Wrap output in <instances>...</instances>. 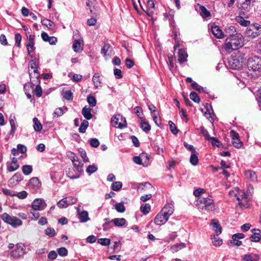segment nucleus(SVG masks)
<instances>
[{
    "label": "nucleus",
    "mask_w": 261,
    "mask_h": 261,
    "mask_svg": "<svg viewBox=\"0 0 261 261\" xmlns=\"http://www.w3.org/2000/svg\"><path fill=\"white\" fill-rule=\"evenodd\" d=\"M244 45V38L241 34H236L232 37H228L225 40L224 48L230 53L242 47Z\"/></svg>",
    "instance_id": "nucleus-1"
},
{
    "label": "nucleus",
    "mask_w": 261,
    "mask_h": 261,
    "mask_svg": "<svg viewBox=\"0 0 261 261\" xmlns=\"http://www.w3.org/2000/svg\"><path fill=\"white\" fill-rule=\"evenodd\" d=\"M247 67L249 71L256 75H261V57L253 56L248 59Z\"/></svg>",
    "instance_id": "nucleus-2"
},
{
    "label": "nucleus",
    "mask_w": 261,
    "mask_h": 261,
    "mask_svg": "<svg viewBox=\"0 0 261 261\" xmlns=\"http://www.w3.org/2000/svg\"><path fill=\"white\" fill-rule=\"evenodd\" d=\"M197 205L199 208L206 211H212L215 207L213 200L208 197L199 198L197 200Z\"/></svg>",
    "instance_id": "nucleus-3"
},
{
    "label": "nucleus",
    "mask_w": 261,
    "mask_h": 261,
    "mask_svg": "<svg viewBox=\"0 0 261 261\" xmlns=\"http://www.w3.org/2000/svg\"><path fill=\"white\" fill-rule=\"evenodd\" d=\"M1 218L6 223L16 227L22 224V221L16 217H11L7 213H4L1 215Z\"/></svg>",
    "instance_id": "nucleus-4"
},
{
    "label": "nucleus",
    "mask_w": 261,
    "mask_h": 261,
    "mask_svg": "<svg viewBox=\"0 0 261 261\" xmlns=\"http://www.w3.org/2000/svg\"><path fill=\"white\" fill-rule=\"evenodd\" d=\"M245 33L247 36L255 38L261 33V27L256 23L252 24L246 29Z\"/></svg>",
    "instance_id": "nucleus-5"
},
{
    "label": "nucleus",
    "mask_w": 261,
    "mask_h": 261,
    "mask_svg": "<svg viewBox=\"0 0 261 261\" xmlns=\"http://www.w3.org/2000/svg\"><path fill=\"white\" fill-rule=\"evenodd\" d=\"M111 122L112 125L116 128H122L126 126V121L125 118L120 114L112 117Z\"/></svg>",
    "instance_id": "nucleus-6"
},
{
    "label": "nucleus",
    "mask_w": 261,
    "mask_h": 261,
    "mask_svg": "<svg viewBox=\"0 0 261 261\" xmlns=\"http://www.w3.org/2000/svg\"><path fill=\"white\" fill-rule=\"evenodd\" d=\"M229 195L236 197L240 205L245 206L244 202H246V195L243 191H231L229 192Z\"/></svg>",
    "instance_id": "nucleus-7"
},
{
    "label": "nucleus",
    "mask_w": 261,
    "mask_h": 261,
    "mask_svg": "<svg viewBox=\"0 0 261 261\" xmlns=\"http://www.w3.org/2000/svg\"><path fill=\"white\" fill-rule=\"evenodd\" d=\"M77 199L76 198L72 196H69L60 200L57 203V205L60 208H65L70 205H72L75 203Z\"/></svg>",
    "instance_id": "nucleus-8"
},
{
    "label": "nucleus",
    "mask_w": 261,
    "mask_h": 261,
    "mask_svg": "<svg viewBox=\"0 0 261 261\" xmlns=\"http://www.w3.org/2000/svg\"><path fill=\"white\" fill-rule=\"evenodd\" d=\"M25 247L22 244H17L16 249L11 253V255L14 258H18L25 253Z\"/></svg>",
    "instance_id": "nucleus-9"
},
{
    "label": "nucleus",
    "mask_w": 261,
    "mask_h": 261,
    "mask_svg": "<svg viewBox=\"0 0 261 261\" xmlns=\"http://www.w3.org/2000/svg\"><path fill=\"white\" fill-rule=\"evenodd\" d=\"M46 206V204L44 200L41 198L35 199L32 204V208L35 210H42Z\"/></svg>",
    "instance_id": "nucleus-10"
},
{
    "label": "nucleus",
    "mask_w": 261,
    "mask_h": 261,
    "mask_svg": "<svg viewBox=\"0 0 261 261\" xmlns=\"http://www.w3.org/2000/svg\"><path fill=\"white\" fill-rule=\"evenodd\" d=\"M231 138H232V144L234 147L239 148L242 146V142L239 139V135L238 133L233 130H232L230 132Z\"/></svg>",
    "instance_id": "nucleus-11"
},
{
    "label": "nucleus",
    "mask_w": 261,
    "mask_h": 261,
    "mask_svg": "<svg viewBox=\"0 0 261 261\" xmlns=\"http://www.w3.org/2000/svg\"><path fill=\"white\" fill-rule=\"evenodd\" d=\"M11 125V131L9 133L10 135H13L17 128L16 119L14 115L11 114L9 119Z\"/></svg>",
    "instance_id": "nucleus-12"
},
{
    "label": "nucleus",
    "mask_w": 261,
    "mask_h": 261,
    "mask_svg": "<svg viewBox=\"0 0 261 261\" xmlns=\"http://www.w3.org/2000/svg\"><path fill=\"white\" fill-rule=\"evenodd\" d=\"M229 66L233 69H239L242 66V62L239 59L232 58L228 61Z\"/></svg>",
    "instance_id": "nucleus-13"
},
{
    "label": "nucleus",
    "mask_w": 261,
    "mask_h": 261,
    "mask_svg": "<svg viewBox=\"0 0 261 261\" xmlns=\"http://www.w3.org/2000/svg\"><path fill=\"white\" fill-rule=\"evenodd\" d=\"M174 211V207L172 204H166L164 207L162 208L161 212L163 214L169 218V216H171Z\"/></svg>",
    "instance_id": "nucleus-14"
},
{
    "label": "nucleus",
    "mask_w": 261,
    "mask_h": 261,
    "mask_svg": "<svg viewBox=\"0 0 261 261\" xmlns=\"http://www.w3.org/2000/svg\"><path fill=\"white\" fill-rule=\"evenodd\" d=\"M224 37H232L234 36L236 34H239L236 32V28L232 25H227L225 27L224 31L223 32Z\"/></svg>",
    "instance_id": "nucleus-15"
},
{
    "label": "nucleus",
    "mask_w": 261,
    "mask_h": 261,
    "mask_svg": "<svg viewBox=\"0 0 261 261\" xmlns=\"http://www.w3.org/2000/svg\"><path fill=\"white\" fill-rule=\"evenodd\" d=\"M259 255L251 253L245 254L242 257V261H259Z\"/></svg>",
    "instance_id": "nucleus-16"
},
{
    "label": "nucleus",
    "mask_w": 261,
    "mask_h": 261,
    "mask_svg": "<svg viewBox=\"0 0 261 261\" xmlns=\"http://www.w3.org/2000/svg\"><path fill=\"white\" fill-rule=\"evenodd\" d=\"M168 220V218L167 217H165V215L161 212L155 216L154 223L156 225H161L165 223Z\"/></svg>",
    "instance_id": "nucleus-17"
},
{
    "label": "nucleus",
    "mask_w": 261,
    "mask_h": 261,
    "mask_svg": "<svg viewBox=\"0 0 261 261\" xmlns=\"http://www.w3.org/2000/svg\"><path fill=\"white\" fill-rule=\"evenodd\" d=\"M188 54L185 49L181 48L178 51V61L180 64L187 61Z\"/></svg>",
    "instance_id": "nucleus-18"
},
{
    "label": "nucleus",
    "mask_w": 261,
    "mask_h": 261,
    "mask_svg": "<svg viewBox=\"0 0 261 261\" xmlns=\"http://www.w3.org/2000/svg\"><path fill=\"white\" fill-rule=\"evenodd\" d=\"M211 30L213 34L217 38L224 37V34L220 28L217 25H212Z\"/></svg>",
    "instance_id": "nucleus-19"
},
{
    "label": "nucleus",
    "mask_w": 261,
    "mask_h": 261,
    "mask_svg": "<svg viewBox=\"0 0 261 261\" xmlns=\"http://www.w3.org/2000/svg\"><path fill=\"white\" fill-rule=\"evenodd\" d=\"M83 46V40L82 39L75 40L72 44V48L75 52L78 53L82 50Z\"/></svg>",
    "instance_id": "nucleus-20"
},
{
    "label": "nucleus",
    "mask_w": 261,
    "mask_h": 261,
    "mask_svg": "<svg viewBox=\"0 0 261 261\" xmlns=\"http://www.w3.org/2000/svg\"><path fill=\"white\" fill-rule=\"evenodd\" d=\"M67 175L70 179H77L80 176V172L77 171L76 170L74 169L69 168L67 171Z\"/></svg>",
    "instance_id": "nucleus-21"
},
{
    "label": "nucleus",
    "mask_w": 261,
    "mask_h": 261,
    "mask_svg": "<svg viewBox=\"0 0 261 261\" xmlns=\"http://www.w3.org/2000/svg\"><path fill=\"white\" fill-rule=\"evenodd\" d=\"M40 182L38 178L37 177H33L29 181V186L30 188H32L34 190H36L38 189L40 187Z\"/></svg>",
    "instance_id": "nucleus-22"
},
{
    "label": "nucleus",
    "mask_w": 261,
    "mask_h": 261,
    "mask_svg": "<svg viewBox=\"0 0 261 261\" xmlns=\"http://www.w3.org/2000/svg\"><path fill=\"white\" fill-rule=\"evenodd\" d=\"M101 54L105 56H111L112 54V48L109 44L105 43L101 50Z\"/></svg>",
    "instance_id": "nucleus-23"
},
{
    "label": "nucleus",
    "mask_w": 261,
    "mask_h": 261,
    "mask_svg": "<svg viewBox=\"0 0 261 261\" xmlns=\"http://www.w3.org/2000/svg\"><path fill=\"white\" fill-rule=\"evenodd\" d=\"M77 214L79 216V218L80 219V221L81 222H86L90 219L87 211H83L82 212H80V209L78 208Z\"/></svg>",
    "instance_id": "nucleus-24"
},
{
    "label": "nucleus",
    "mask_w": 261,
    "mask_h": 261,
    "mask_svg": "<svg viewBox=\"0 0 261 261\" xmlns=\"http://www.w3.org/2000/svg\"><path fill=\"white\" fill-rule=\"evenodd\" d=\"M244 175L246 178L250 180L252 182L257 181V175L255 172L252 170H247L244 172Z\"/></svg>",
    "instance_id": "nucleus-25"
},
{
    "label": "nucleus",
    "mask_w": 261,
    "mask_h": 261,
    "mask_svg": "<svg viewBox=\"0 0 261 261\" xmlns=\"http://www.w3.org/2000/svg\"><path fill=\"white\" fill-rule=\"evenodd\" d=\"M211 225L213 226V230L216 233V234L219 235L222 232V227L218 221L213 219L211 222Z\"/></svg>",
    "instance_id": "nucleus-26"
},
{
    "label": "nucleus",
    "mask_w": 261,
    "mask_h": 261,
    "mask_svg": "<svg viewBox=\"0 0 261 261\" xmlns=\"http://www.w3.org/2000/svg\"><path fill=\"white\" fill-rule=\"evenodd\" d=\"M91 111L92 109L91 108L85 106L83 108L82 113L87 120H90L93 117Z\"/></svg>",
    "instance_id": "nucleus-27"
},
{
    "label": "nucleus",
    "mask_w": 261,
    "mask_h": 261,
    "mask_svg": "<svg viewBox=\"0 0 261 261\" xmlns=\"http://www.w3.org/2000/svg\"><path fill=\"white\" fill-rule=\"evenodd\" d=\"M253 234H252L250 237V240L252 242H258L261 238V236L260 234V230L257 229H253Z\"/></svg>",
    "instance_id": "nucleus-28"
},
{
    "label": "nucleus",
    "mask_w": 261,
    "mask_h": 261,
    "mask_svg": "<svg viewBox=\"0 0 261 261\" xmlns=\"http://www.w3.org/2000/svg\"><path fill=\"white\" fill-rule=\"evenodd\" d=\"M19 168V165L17 164V159L14 157L12 159L11 164L7 167L8 171L12 172L16 170Z\"/></svg>",
    "instance_id": "nucleus-29"
},
{
    "label": "nucleus",
    "mask_w": 261,
    "mask_h": 261,
    "mask_svg": "<svg viewBox=\"0 0 261 261\" xmlns=\"http://www.w3.org/2000/svg\"><path fill=\"white\" fill-rule=\"evenodd\" d=\"M111 221L117 227H122L126 224V221L123 218H115L112 219Z\"/></svg>",
    "instance_id": "nucleus-30"
},
{
    "label": "nucleus",
    "mask_w": 261,
    "mask_h": 261,
    "mask_svg": "<svg viewBox=\"0 0 261 261\" xmlns=\"http://www.w3.org/2000/svg\"><path fill=\"white\" fill-rule=\"evenodd\" d=\"M29 75L30 76L31 80H32L34 82L36 83H39L40 74L38 72V70H33V72L29 71Z\"/></svg>",
    "instance_id": "nucleus-31"
},
{
    "label": "nucleus",
    "mask_w": 261,
    "mask_h": 261,
    "mask_svg": "<svg viewBox=\"0 0 261 261\" xmlns=\"http://www.w3.org/2000/svg\"><path fill=\"white\" fill-rule=\"evenodd\" d=\"M186 247V245L184 243H180L174 244L171 246L170 250L172 253H175L178 252L179 250L184 248Z\"/></svg>",
    "instance_id": "nucleus-32"
},
{
    "label": "nucleus",
    "mask_w": 261,
    "mask_h": 261,
    "mask_svg": "<svg viewBox=\"0 0 261 261\" xmlns=\"http://www.w3.org/2000/svg\"><path fill=\"white\" fill-rule=\"evenodd\" d=\"M140 119L141 120V127L144 132H148L151 129L150 125L148 124V122L145 121L143 117H140Z\"/></svg>",
    "instance_id": "nucleus-33"
},
{
    "label": "nucleus",
    "mask_w": 261,
    "mask_h": 261,
    "mask_svg": "<svg viewBox=\"0 0 261 261\" xmlns=\"http://www.w3.org/2000/svg\"><path fill=\"white\" fill-rule=\"evenodd\" d=\"M147 13L150 15L154 9V3L153 0H148L147 3Z\"/></svg>",
    "instance_id": "nucleus-34"
},
{
    "label": "nucleus",
    "mask_w": 261,
    "mask_h": 261,
    "mask_svg": "<svg viewBox=\"0 0 261 261\" xmlns=\"http://www.w3.org/2000/svg\"><path fill=\"white\" fill-rule=\"evenodd\" d=\"M198 6H199L200 10V14L202 17L206 18L211 16V13L206 9L205 7L201 6L199 4H198Z\"/></svg>",
    "instance_id": "nucleus-35"
},
{
    "label": "nucleus",
    "mask_w": 261,
    "mask_h": 261,
    "mask_svg": "<svg viewBox=\"0 0 261 261\" xmlns=\"http://www.w3.org/2000/svg\"><path fill=\"white\" fill-rule=\"evenodd\" d=\"M218 235L212 236V243L215 246H220L222 244L223 241L221 239L218 237Z\"/></svg>",
    "instance_id": "nucleus-36"
},
{
    "label": "nucleus",
    "mask_w": 261,
    "mask_h": 261,
    "mask_svg": "<svg viewBox=\"0 0 261 261\" xmlns=\"http://www.w3.org/2000/svg\"><path fill=\"white\" fill-rule=\"evenodd\" d=\"M92 81L95 88H97L101 87V81L100 75L98 73H95L93 76Z\"/></svg>",
    "instance_id": "nucleus-37"
},
{
    "label": "nucleus",
    "mask_w": 261,
    "mask_h": 261,
    "mask_svg": "<svg viewBox=\"0 0 261 261\" xmlns=\"http://www.w3.org/2000/svg\"><path fill=\"white\" fill-rule=\"evenodd\" d=\"M205 108L206 110L204 112V115L207 119H210V118L212 117V114H213L212 106L206 103Z\"/></svg>",
    "instance_id": "nucleus-38"
},
{
    "label": "nucleus",
    "mask_w": 261,
    "mask_h": 261,
    "mask_svg": "<svg viewBox=\"0 0 261 261\" xmlns=\"http://www.w3.org/2000/svg\"><path fill=\"white\" fill-rule=\"evenodd\" d=\"M33 122H34V129L36 132H39L41 130L42 128V126L41 123L39 122L38 118L35 117L33 118Z\"/></svg>",
    "instance_id": "nucleus-39"
},
{
    "label": "nucleus",
    "mask_w": 261,
    "mask_h": 261,
    "mask_svg": "<svg viewBox=\"0 0 261 261\" xmlns=\"http://www.w3.org/2000/svg\"><path fill=\"white\" fill-rule=\"evenodd\" d=\"M38 60L36 59H34L29 62V68H31L33 69V70H38Z\"/></svg>",
    "instance_id": "nucleus-40"
},
{
    "label": "nucleus",
    "mask_w": 261,
    "mask_h": 261,
    "mask_svg": "<svg viewBox=\"0 0 261 261\" xmlns=\"http://www.w3.org/2000/svg\"><path fill=\"white\" fill-rule=\"evenodd\" d=\"M236 20L238 23H239L241 25L247 27L250 24V21L247 20H245L243 17L242 16H237L236 17Z\"/></svg>",
    "instance_id": "nucleus-41"
},
{
    "label": "nucleus",
    "mask_w": 261,
    "mask_h": 261,
    "mask_svg": "<svg viewBox=\"0 0 261 261\" xmlns=\"http://www.w3.org/2000/svg\"><path fill=\"white\" fill-rule=\"evenodd\" d=\"M140 210L144 215H146L150 211V205L148 203L143 204L140 207Z\"/></svg>",
    "instance_id": "nucleus-42"
},
{
    "label": "nucleus",
    "mask_w": 261,
    "mask_h": 261,
    "mask_svg": "<svg viewBox=\"0 0 261 261\" xmlns=\"http://www.w3.org/2000/svg\"><path fill=\"white\" fill-rule=\"evenodd\" d=\"M35 42H28L26 44V47L27 48L28 54L32 57L31 55V53L33 52L35 49V47L34 46Z\"/></svg>",
    "instance_id": "nucleus-43"
},
{
    "label": "nucleus",
    "mask_w": 261,
    "mask_h": 261,
    "mask_svg": "<svg viewBox=\"0 0 261 261\" xmlns=\"http://www.w3.org/2000/svg\"><path fill=\"white\" fill-rule=\"evenodd\" d=\"M22 171L24 175H28L31 173L33 168L31 165H23L22 167Z\"/></svg>",
    "instance_id": "nucleus-44"
},
{
    "label": "nucleus",
    "mask_w": 261,
    "mask_h": 261,
    "mask_svg": "<svg viewBox=\"0 0 261 261\" xmlns=\"http://www.w3.org/2000/svg\"><path fill=\"white\" fill-rule=\"evenodd\" d=\"M144 158L148 159L147 156L145 154H142L141 156H136L133 158L134 162L138 165H143L142 160Z\"/></svg>",
    "instance_id": "nucleus-45"
},
{
    "label": "nucleus",
    "mask_w": 261,
    "mask_h": 261,
    "mask_svg": "<svg viewBox=\"0 0 261 261\" xmlns=\"http://www.w3.org/2000/svg\"><path fill=\"white\" fill-rule=\"evenodd\" d=\"M89 126V122L87 120H84L81 123L80 127L79 128V132L84 133L86 132V129Z\"/></svg>",
    "instance_id": "nucleus-46"
},
{
    "label": "nucleus",
    "mask_w": 261,
    "mask_h": 261,
    "mask_svg": "<svg viewBox=\"0 0 261 261\" xmlns=\"http://www.w3.org/2000/svg\"><path fill=\"white\" fill-rule=\"evenodd\" d=\"M190 163L194 166L196 165L198 162V158L195 153H192L190 159Z\"/></svg>",
    "instance_id": "nucleus-47"
},
{
    "label": "nucleus",
    "mask_w": 261,
    "mask_h": 261,
    "mask_svg": "<svg viewBox=\"0 0 261 261\" xmlns=\"http://www.w3.org/2000/svg\"><path fill=\"white\" fill-rule=\"evenodd\" d=\"M74 167L75 168V170H76L77 171H79L80 172H82L83 171V170L82 169L83 166V164H82L80 160H78V161L74 162V163H73Z\"/></svg>",
    "instance_id": "nucleus-48"
},
{
    "label": "nucleus",
    "mask_w": 261,
    "mask_h": 261,
    "mask_svg": "<svg viewBox=\"0 0 261 261\" xmlns=\"http://www.w3.org/2000/svg\"><path fill=\"white\" fill-rule=\"evenodd\" d=\"M97 242L102 246H109L111 243V240L108 238H100L98 239Z\"/></svg>",
    "instance_id": "nucleus-49"
},
{
    "label": "nucleus",
    "mask_w": 261,
    "mask_h": 261,
    "mask_svg": "<svg viewBox=\"0 0 261 261\" xmlns=\"http://www.w3.org/2000/svg\"><path fill=\"white\" fill-rule=\"evenodd\" d=\"M122 186V184L120 181H115L112 183L111 188L113 190L117 191L119 190Z\"/></svg>",
    "instance_id": "nucleus-50"
},
{
    "label": "nucleus",
    "mask_w": 261,
    "mask_h": 261,
    "mask_svg": "<svg viewBox=\"0 0 261 261\" xmlns=\"http://www.w3.org/2000/svg\"><path fill=\"white\" fill-rule=\"evenodd\" d=\"M41 23L42 25H45L50 29H51L54 24L52 21L46 18L42 19Z\"/></svg>",
    "instance_id": "nucleus-51"
},
{
    "label": "nucleus",
    "mask_w": 261,
    "mask_h": 261,
    "mask_svg": "<svg viewBox=\"0 0 261 261\" xmlns=\"http://www.w3.org/2000/svg\"><path fill=\"white\" fill-rule=\"evenodd\" d=\"M116 211L119 213H123L125 211V207L122 203H118L115 205Z\"/></svg>",
    "instance_id": "nucleus-52"
},
{
    "label": "nucleus",
    "mask_w": 261,
    "mask_h": 261,
    "mask_svg": "<svg viewBox=\"0 0 261 261\" xmlns=\"http://www.w3.org/2000/svg\"><path fill=\"white\" fill-rule=\"evenodd\" d=\"M190 97L191 99L195 102L199 103L200 101V98L198 96L197 94L195 92H192L190 93Z\"/></svg>",
    "instance_id": "nucleus-53"
},
{
    "label": "nucleus",
    "mask_w": 261,
    "mask_h": 261,
    "mask_svg": "<svg viewBox=\"0 0 261 261\" xmlns=\"http://www.w3.org/2000/svg\"><path fill=\"white\" fill-rule=\"evenodd\" d=\"M169 125L170 126V129L171 132L174 135H176L178 132V130L177 129L175 124L172 121H169Z\"/></svg>",
    "instance_id": "nucleus-54"
},
{
    "label": "nucleus",
    "mask_w": 261,
    "mask_h": 261,
    "mask_svg": "<svg viewBox=\"0 0 261 261\" xmlns=\"http://www.w3.org/2000/svg\"><path fill=\"white\" fill-rule=\"evenodd\" d=\"M45 234L50 237H53L56 235L55 229L51 227H48L45 230Z\"/></svg>",
    "instance_id": "nucleus-55"
},
{
    "label": "nucleus",
    "mask_w": 261,
    "mask_h": 261,
    "mask_svg": "<svg viewBox=\"0 0 261 261\" xmlns=\"http://www.w3.org/2000/svg\"><path fill=\"white\" fill-rule=\"evenodd\" d=\"M21 36L19 33H16L15 35V45L17 47H20L21 45Z\"/></svg>",
    "instance_id": "nucleus-56"
},
{
    "label": "nucleus",
    "mask_w": 261,
    "mask_h": 261,
    "mask_svg": "<svg viewBox=\"0 0 261 261\" xmlns=\"http://www.w3.org/2000/svg\"><path fill=\"white\" fill-rule=\"evenodd\" d=\"M87 102L89 103V105L92 107L95 106L96 103V99L93 96H88L87 97Z\"/></svg>",
    "instance_id": "nucleus-57"
},
{
    "label": "nucleus",
    "mask_w": 261,
    "mask_h": 261,
    "mask_svg": "<svg viewBox=\"0 0 261 261\" xmlns=\"http://www.w3.org/2000/svg\"><path fill=\"white\" fill-rule=\"evenodd\" d=\"M68 158L72 161V163L78 161V157L72 152H69L67 154Z\"/></svg>",
    "instance_id": "nucleus-58"
},
{
    "label": "nucleus",
    "mask_w": 261,
    "mask_h": 261,
    "mask_svg": "<svg viewBox=\"0 0 261 261\" xmlns=\"http://www.w3.org/2000/svg\"><path fill=\"white\" fill-rule=\"evenodd\" d=\"M199 130L200 133L204 136L205 139L208 140L210 138L208 131L203 126L199 128Z\"/></svg>",
    "instance_id": "nucleus-59"
},
{
    "label": "nucleus",
    "mask_w": 261,
    "mask_h": 261,
    "mask_svg": "<svg viewBox=\"0 0 261 261\" xmlns=\"http://www.w3.org/2000/svg\"><path fill=\"white\" fill-rule=\"evenodd\" d=\"M58 253L60 256H65L67 255L68 251L65 247H61L57 250Z\"/></svg>",
    "instance_id": "nucleus-60"
},
{
    "label": "nucleus",
    "mask_w": 261,
    "mask_h": 261,
    "mask_svg": "<svg viewBox=\"0 0 261 261\" xmlns=\"http://www.w3.org/2000/svg\"><path fill=\"white\" fill-rule=\"evenodd\" d=\"M97 170V168L94 165H89L87 168L86 171L89 174H91L94 172H96Z\"/></svg>",
    "instance_id": "nucleus-61"
},
{
    "label": "nucleus",
    "mask_w": 261,
    "mask_h": 261,
    "mask_svg": "<svg viewBox=\"0 0 261 261\" xmlns=\"http://www.w3.org/2000/svg\"><path fill=\"white\" fill-rule=\"evenodd\" d=\"M208 140L211 141V143L213 146L219 147L220 145V142L216 138L210 137Z\"/></svg>",
    "instance_id": "nucleus-62"
},
{
    "label": "nucleus",
    "mask_w": 261,
    "mask_h": 261,
    "mask_svg": "<svg viewBox=\"0 0 261 261\" xmlns=\"http://www.w3.org/2000/svg\"><path fill=\"white\" fill-rule=\"evenodd\" d=\"M21 180H22V177H21V174L19 173H16L11 178L10 181L13 180V181H16V182H19Z\"/></svg>",
    "instance_id": "nucleus-63"
},
{
    "label": "nucleus",
    "mask_w": 261,
    "mask_h": 261,
    "mask_svg": "<svg viewBox=\"0 0 261 261\" xmlns=\"http://www.w3.org/2000/svg\"><path fill=\"white\" fill-rule=\"evenodd\" d=\"M34 92L36 96L38 97H40L42 95V89L39 85L36 86L34 90Z\"/></svg>",
    "instance_id": "nucleus-64"
}]
</instances>
